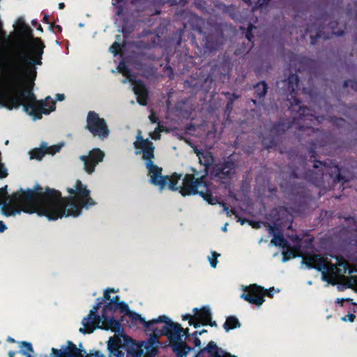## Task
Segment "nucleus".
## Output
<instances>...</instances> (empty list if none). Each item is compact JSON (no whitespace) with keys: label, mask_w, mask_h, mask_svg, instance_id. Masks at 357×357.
I'll return each mask as SVG.
<instances>
[{"label":"nucleus","mask_w":357,"mask_h":357,"mask_svg":"<svg viewBox=\"0 0 357 357\" xmlns=\"http://www.w3.org/2000/svg\"><path fill=\"white\" fill-rule=\"evenodd\" d=\"M6 189L7 186L0 188L1 213L6 217L21 212L36 213L56 220L63 217H77L83 208H87L96 204L86 185L79 180L67 188V197H62L61 193L54 190L38 192L30 189L20 190L8 196Z\"/></svg>","instance_id":"1"},{"label":"nucleus","mask_w":357,"mask_h":357,"mask_svg":"<svg viewBox=\"0 0 357 357\" xmlns=\"http://www.w3.org/2000/svg\"><path fill=\"white\" fill-rule=\"evenodd\" d=\"M118 289L114 288L107 289L104 292V298L108 303L105 308L107 311H121L127 314L131 319L134 325L141 324L145 328L146 332L153 335L150 339L143 342L140 347L141 351L146 350V355L152 357L156 354L157 351V337L161 335H167L172 344V349L179 357L185 356L190 351V348L187 347L183 342V339L188 335V329H183L181 325L172 321L168 316L163 314L156 318L146 321L141 314L130 311L128 305L124 302L119 301V297L115 296L112 297L111 293H116Z\"/></svg>","instance_id":"2"},{"label":"nucleus","mask_w":357,"mask_h":357,"mask_svg":"<svg viewBox=\"0 0 357 357\" xmlns=\"http://www.w3.org/2000/svg\"><path fill=\"white\" fill-rule=\"evenodd\" d=\"M135 153L142 154L144 160H146V167L149 169L150 182L158 187L160 190L169 189L178 190L183 195L199 194L206 202L210 204H219V198L213 196L214 188L206 184L204 178H195L191 174L183 176L176 173L170 177L162 176V169L153 165L151 161L154 157V147L148 139H144L139 132L136 141L134 142Z\"/></svg>","instance_id":"3"},{"label":"nucleus","mask_w":357,"mask_h":357,"mask_svg":"<svg viewBox=\"0 0 357 357\" xmlns=\"http://www.w3.org/2000/svg\"><path fill=\"white\" fill-rule=\"evenodd\" d=\"M303 262L308 268H314L322 273L323 280L328 284L348 282L357 290V276L351 275L347 264L332 256L310 255L303 258Z\"/></svg>","instance_id":"4"},{"label":"nucleus","mask_w":357,"mask_h":357,"mask_svg":"<svg viewBox=\"0 0 357 357\" xmlns=\"http://www.w3.org/2000/svg\"><path fill=\"white\" fill-rule=\"evenodd\" d=\"M103 301L105 304L103 307L101 315L97 316V312L100 305V303H97V305L93 306L90 310L89 314L82 319V327L79 328L81 333H91L96 328L113 331L120 330L121 327L119 323L110 316V314H112V311H107L105 312V310L109 301H107L104 297Z\"/></svg>","instance_id":"5"},{"label":"nucleus","mask_w":357,"mask_h":357,"mask_svg":"<svg viewBox=\"0 0 357 357\" xmlns=\"http://www.w3.org/2000/svg\"><path fill=\"white\" fill-rule=\"evenodd\" d=\"M243 293L241 294V298L251 304L261 306L264 302V296H273L275 292H278L279 290H275L274 288L269 289H264L261 287L257 286L255 284L248 287L243 286L242 287Z\"/></svg>","instance_id":"6"},{"label":"nucleus","mask_w":357,"mask_h":357,"mask_svg":"<svg viewBox=\"0 0 357 357\" xmlns=\"http://www.w3.org/2000/svg\"><path fill=\"white\" fill-rule=\"evenodd\" d=\"M86 128L94 136L105 139L109 135V129L104 119L94 112H89L86 116Z\"/></svg>","instance_id":"7"},{"label":"nucleus","mask_w":357,"mask_h":357,"mask_svg":"<svg viewBox=\"0 0 357 357\" xmlns=\"http://www.w3.org/2000/svg\"><path fill=\"white\" fill-rule=\"evenodd\" d=\"M130 343V339L123 333L110 337L107 342V348L111 356L124 357L122 349Z\"/></svg>","instance_id":"8"},{"label":"nucleus","mask_w":357,"mask_h":357,"mask_svg":"<svg viewBox=\"0 0 357 357\" xmlns=\"http://www.w3.org/2000/svg\"><path fill=\"white\" fill-rule=\"evenodd\" d=\"M105 157V153L100 149L95 148L91 150L87 155H81L80 160L84 162V169L89 174H92L96 165L101 162Z\"/></svg>","instance_id":"9"},{"label":"nucleus","mask_w":357,"mask_h":357,"mask_svg":"<svg viewBox=\"0 0 357 357\" xmlns=\"http://www.w3.org/2000/svg\"><path fill=\"white\" fill-rule=\"evenodd\" d=\"M119 71L126 77L129 82H132V89L137 96V102L142 105H146L147 93L144 85L141 82H135L129 74L124 63H120L118 66Z\"/></svg>","instance_id":"10"},{"label":"nucleus","mask_w":357,"mask_h":357,"mask_svg":"<svg viewBox=\"0 0 357 357\" xmlns=\"http://www.w3.org/2000/svg\"><path fill=\"white\" fill-rule=\"evenodd\" d=\"M271 243L283 249V262L300 255L298 249L290 247L282 236L274 234V237L271 240Z\"/></svg>","instance_id":"11"},{"label":"nucleus","mask_w":357,"mask_h":357,"mask_svg":"<svg viewBox=\"0 0 357 357\" xmlns=\"http://www.w3.org/2000/svg\"><path fill=\"white\" fill-rule=\"evenodd\" d=\"M61 146L52 145L47 146L46 144H43L39 148H36L30 152L31 159L41 160L45 154L54 155L61 150Z\"/></svg>","instance_id":"12"},{"label":"nucleus","mask_w":357,"mask_h":357,"mask_svg":"<svg viewBox=\"0 0 357 357\" xmlns=\"http://www.w3.org/2000/svg\"><path fill=\"white\" fill-rule=\"evenodd\" d=\"M193 312L195 321L198 323L199 326L200 325L207 324H210L211 326L215 325V323H211V312L208 306H204L199 309L194 308Z\"/></svg>","instance_id":"13"},{"label":"nucleus","mask_w":357,"mask_h":357,"mask_svg":"<svg viewBox=\"0 0 357 357\" xmlns=\"http://www.w3.org/2000/svg\"><path fill=\"white\" fill-rule=\"evenodd\" d=\"M197 155L199 158V162L204 166L211 165L213 162V157L211 154L208 151L202 152L200 151H196Z\"/></svg>","instance_id":"14"},{"label":"nucleus","mask_w":357,"mask_h":357,"mask_svg":"<svg viewBox=\"0 0 357 357\" xmlns=\"http://www.w3.org/2000/svg\"><path fill=\"white\" fill-rule=\"evenodd\" d=\"M224 328L226 331L236 328L240 326L238 319L234 317H228L224 324Z\"/></svg>","instance_id":"15"},{"label":"nucleus","mask_w":357,"mask_h":357,"mask_svg":"<svg viewBox=\"0 0 357 357\" xmlns=\"http://www.w3.org/2000/svg\"><path fill=\"white\" fill-rule=\"evenodd\" d=\"M22 355L26 357H31L33 353L32 346L30 343L26 342H22L20 343V351Z\"/></svg>","instance_id":"16"},{"label":"nucleus","mask_w":357,"mask_h":357,"mask_svg":"<svg viewBox=\"0 0 357 357\" xmlns=\"http://www.w3.org/2000/svg\"><path fill=\"white\" fill-rule=\"evenodd\" d=\"M182 319L183 321H188L189 325L193 326L195 328H198L199 324L195 321L194 312L192 314H185L182 315Z\"/></svg>","instance_id":"17"},{"label":"nucleus","mask_w":357,"mask_h":357,"mask_svg":"<svg viewBox=\"0 0 357 357\" xmlns=\"http://www.w3.org/2000/svg\"><path fill=\"white\" fill-rule=\"evenodd\" d=\"M67 351L66 349H56L54 348L52 349V354L50 357H66Z\"/></svg>","instance_id":"18"},{"label":"nucleus","mask_w":357,"mask_h":357,"mask_svg":"<svg viewBox=\"0 0 357 357\" xmlns=\"http://www.w3.org/2000/svg\"><path fill=\"white\" fill-rule=\"evenodd\" d=\"M220 256V255L215 252H212L211 255L208 257V259L210 262L211 266L212 268H215L218 264L217 258Z\"/></svg>","instance_id":"19"},{"label":"nucleus","mask_w":357,"mask_h":357,"mask_svg":"<svg viewBox=\"0 0 357 357\" xmlns=\"http://www.w3.org/2000/svg\"><path fill=\"white\" fill-rule=\"evenodd\" d=\"M255 89L259 91V96H264L266 93V86L264 83H259L255 86Z\"/></svg>","instance_id":"20"},{"label":"nucleus","mask_w":357,"mask_h":357,"mask_svg":"<svg viewBox=\"0 0 357 357\" xmlns=\"http://www.w3.org/2000/svg\"><path fill=\"white\" fill-rule=\"evenodd\" d=\"M121 50V45L119 43L115 42L110 47V52L116 55Z\"/></svg>","instance_id":"21"},{"label":"nucleus","mask_w":357,"mask_h":357,"mask_svg":"<svg viewBox=\"0 0 357 357\" xmlns=\"http://www.w3.org/2000/svg\"><path fill=\"white\" fill-rule=\"evenodd\" d=\"M206 332L205 330H203L200 332H195L192 334V335H194L195 337V346L196 347H201V341L199 338H197V336L198 335H200L202 333H204Z\"/></svg>","instance_id":"22"},{"label":"nucleus","mask_w":357,"mask_h":357,"mask_svg":"<svg viewBox=\"0 0 357 357\" xmlns=\"http://www.w3.org/2000/svg\"><path fill=\"white\" fill-rule=\"evenodd\" d=\"M231 170L232 169H229L228 167H224L222 169L221 172L218 174L219 178H223L224 175L229 174L231 173Z\"/></svg>","instance_id":"23"},{"label":"nucleus","mask_w":357,"mask_h":357,"mask_svg":"<svg viewBox=\"0 0 357 357\" xmlns=\"http://www.w3.org/2000/svg\"><path fill=\"white\" fill-rule=\"evenodd\" d=\"M355 315L354 314H347V316L344 317L342 318V319L344 321H350V322H353L355 319Z\"/></svg>","instance_id":"24"},{"label":"nucleus","mask_w":357,"mask_h":357,"mask_svg":"<svg viewBox=\"0 0 357 357\" xmlns=\"http://www.w3.org/2000/svg\"><path fill=\"white\" fill-rule=\"evenodd\" d=\"M160 130L159 128H155V131L151 134V137L153 139H159L160 137Z\"/></svg>","instance_id":"25"},{"label":"nucleus","mask_w":357,"mask_h":357,"mask_svg":"<svg viewBox=\"0 0 357 357\" xmlns=\"http://www.w3.org/2000/svg\"><path fill=\"white\" fill-rule=\"evenodd\" d=\"M7 229L6 225L0 220V233L3 232Z\"/></svg>","instance_id":"26"},{"label":"nucleus","mask_w":357,"mask_h":357,"mask_svg":"<svg viewBox=\"0 0 357 357\" xmlns=\"http://www.w3.org/2000/svg\"><path fill=\"white\" fill-rule=\"evenodd\" d=\"M149 119L150 121H151V123H156L157 122V117L155 116V115L154 114H151V115L149 116Z\"/></svg>","instance_id":"27"},{"label":"nucleus","mask_w":357,"mask_h":357,"mask_svg":"<svg viewBox=\"0 0 357 357\" xmlns=\"http://www.w3.org/2000/svg\"><path fill=\"white\" fill-rule=\"evenodd\" d=\"M222 206L224 208V211L227 213V215H230V213H232V214H236V212L235 211H229V208L225 206L224 204H222Z\"/></svg>","instance_id":"28"},{"label":"nucleus","mask_w":357,"mask_h":357,"mask_svg":"<svg viewBox=\"0 0 357 357\" xmlns=\"http://www.w3.org/2000/svg\"><path fill=\"white\" fill-rule=\"evenodd\" d=\"M65 99V96L63 94H56V100L58 101H62Z\"/></svg>","instance_id":"29"},{"label":"nucleus","mask_w":357,"mask_h":357,"mask_svg":"<svg viewBox=\"0 0 357 357\" xmlns=\"http://www.w3.org/2000/svg\"><path fill=\"white\" fill-rule=\"evenodd\" d=\"M142 355L140 354L136 353H128L127 357H141Z\"/></svg>","instance_id":"30"},{"label":"nucleus","mask_w":357,"mask_h":357,"mask_svg":"<svg viewBox=\"0 0 357 357\" xmlns=\"http://www.w3.org/2000/svg\"><path fill=\"white\" fill-rule=\"evenodd\" d=\"M268 231L271 234H274V228L273 227H268Z\"/></svg>","instance_id":"31"},{"label":"nucleus","mask_w":357,"mask_h":357,"mask_svg":"<svg viewBox=\"0 0 357 357\" xmlns=\"http://www.w3.org/2000/svg\"><path fill=\"white\" fill-rule=\"evenodd\" d=\"M63 6H64V3H60L59 4V7L60 9H62L63 8Z\"/></svg>","instance_id":"32"},{"label":"nucleus","mask_w":357,"mask_h":357,"mask_svg":"<svg viewBox=\"0 0 357 357\" xmlns=\"http://www.w3.org/2000/svg\"><path fill=\"white\" fill-rule=\"evenodd\" d=\"M9 356H10V357H14V356H15V352H13V351H10V352H9Z\"/></svg>","instance_id":"33"},{"label":"nucleus","mask_w":357,"mask_h":357,"mask_svg":"<svg viewBox=\"0 0 357 357\" xmlns=\"http://www.w3.org/2000/svg\"><path fill=\"white\" fill-rule=\"evenodd\" d=\"M227 224H225V226L222 227V230L224 231H227Z\"/></svg>","instance_id":"34"},{"label":"nucleus","mask_w":357,"mask_h":357,"mask_svg":"<svg viewBox=\"0 0 357 357\" xmlns=\"http://www.w3.org/2000/svg\"><path fill=\"white\" fill-rule=\"evenodd\" d=\"M245 1L248 2L249 3H252V1H255V0H245Z\"/></svg>","instance_id":"35"},{"label":"nucleus","mask_w":357,"mask_h":357,"mask_svg":"<svg viewBox=\"0 0 357 357\" xmlns=\"http://www.w3.org/2000/svg\"><path fill=\"white\" fill-rule=\"evenodd\" d=\"M117 2H118V0H113V1H112V3H113V4H115V3H117Z\"/></svg>","instance_id":"36"},{"label":"nucleus","mask_w":357,"mask_h":357,"mask_svg":"<svg viewBox=\"0 0 357 357\" xmlns=\"http://www.w3.org/2000/svg\"><path fill=\"white\" fill-rule=\"evenodd\" d=\"M238 221H240L241 225H243L244 223V221H243V220L241 221L240 219H238Z\"/></svg>","instance_id":"37"}]
</instances>
